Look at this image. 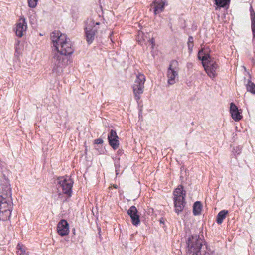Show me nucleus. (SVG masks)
I'll list each match as a JSON object with an SVG mask.
<instances>
[{
  "label": "nucleus",
  "instance_id": "16",
  "mask_svg": "<svg viewBox=\"0 0 255 255\" xmlns=\"http://www.w3.org/2000/svg\"><path fill=\"white\" fill-rule=\"evenodd\" d=\"M245 86L248 92L255 94V84L252 82L250 75H249V78L247 80V83L245 84Z\"/></svg>",
  "mask_w": 255,
  "mask_h": 255
},
{
  "label": "nucleus",
  "instance_id": "23",
  "mask_svg": "<svg viewBox=\"0 0 255 255\" xmlns=\"http://www.w3.org/2000/svg\"><path fill=\"white\" fill-rule=\"evenodd\" d=\"M242 149L240 146H236L233 148L232 152L235 157H236L241 153Z\"/></svg>",
  "mask_w": 255,
  "mask_h": 255
},
{
  "label": "nucleus",
  "instance_id": "27",
  "mask_svg": "<svg viewBox=\"0 0 255 255\" xmlns=\"http://www.w3.org/2000/svg\"><path fill=\"white\" fill-rule=\"evenodd\" d=\"M250 15H251V23H253V22L255 21V13L254 11V10H252V11H251Z\"/></svg>",
  "mask_w": 255,
  "mask_h": 255
},
{
  "label": "nucleus",
  "instance_id": "14",
  "mask_svg": "<svg viewBox=\"0 0 255 255\" xmlns=\"http://www.w3.org/2000/svg\"><path fill=\"white\" fill-rule=\"evenodd\" d=\"M185 198H184V197L179 196V197H176V198H174L175 211V212L178 214L183 211L185 207Z\"/></svg>",
  "mask_w": 255,
  "mask_h": 255
},
{
  "label": "nucleus",
  "instance_id": "22",
  "mask_svg": "<svg viewBox=\"0 0 255 255\" xmlns=\"http://www.w3.org/2000/svg\"><path fill=\"white\" fill-rule=\"evenodd\" d=\"M16 248L18 250L17 252L18 255H27L26 251L24 248H22V245H21L20 244L17 245Z\"/></svg>",
  "mask_w": 255,
  "mask_h": 255
},
{
  "label": "nucleus",
  "instance_id": "25",
  "mask_svg": "<svg viewBox=\"0 0 255 255\" xmlns=\"http://www.w3.org/2000/svg\"><path fill=\"white\" fill-rule=\"evenodd\" d=\"M28 4L30 8H35L37 4L38 0H27Z\"/></svg>",
  "mask_w": 255,
  "mask_h": 255
},
{
  "label": "nucleus",
  "instance_id": "35",
  "mask_svg": "<svg viewBox=\"0 0 255 255\" xmlns=\"http://www.w3.org/2000/svg\"><path fill=\"white\" fill-rule=\"evenodd\" d=\"M75 229H73V233H74V234H75Z\"/></svg>",
  "mask_w": 255,
  "mask_h": 255
},
{
  "label": "nucleus",
  "instance_id": "12",
  "mask_svg": "<svg viewBox=\"0 0 255 255\" xmlns=\"http://www.w3.org/2000/svg\"><path fill=\"white\" fill-rule=\"evenodd\" d=\"M57 230L61 236L67 235L69 232V224L66 220L62 219L58 223Z\"/></svg>",
  "mask_w": 255,
  "mask_h": 255
},
{
  "label": "nucleus",
  "instance_id": "26",
  "mask_svg": "<svg viewBox=\"0 0 255 255\" xmlns=\"http://www.w3.org/2000/svg\"><path fill=\"white\" fill-rule=\"evenodd\" d=\"M251 28L253 35V40L255 41V21L251 23Z\"/></svg>",
  "mask_w": 255,
  "mask_h": 255
},
{
  "label": "nucleus",
  "instance_id": "11",
  "mask_svg": "<svg viewBox=\"0 0 255 255\" xmlns=\"http://www.w3.org/2000/svg\"><path fill=\"white\" fill-rule=\"evenodd\" d=\"M127 213L130 217L132 224L136 226H138L140 221L136 207L135 206H131L128 210Z\"/></svg>",
  "mask_w": 255,
  "mask_h": 255
},
{
  "label": "nucleus",
  "instance_id": "33",
  "mask_svg": "<svg viewBox=\"0 0 255 255\" xmlns=\"http://www.w3.org/2000/svg\"><path fill=\"white\" fill-rule=\"evenodd\" d=\"M119 172H120V169L117 170V172H116V174L117 176L119 174Z\"/></svg>",
  "mask_w": 255,
  "mask_h": 255
},
{
  "label": "nucleus",
  "instance_id": "29",
  "mask_svg": "<svg viewBox=\"0 0 255 255\" xmlns=\"http://www.w3.org/2000/svg\"><path fill=\"white\" fill-rule=\"evenodd\" d=\"M115 172H117V170H119L120 168V163L119 161H116L115 162Z\"/></svg>",
  "mask_w": 255,
  "mask_h": 255
},
{
  "label": "nucleus",
  "instance_id": "1",
  "mask_svg": "<svg viewBox=\"0 0 255 255\" xmlns=\"http://www.w3.org/2000/svg\"><path fill=\"white\" fill-rule=\"evenodd\" d=\"M51 39L55 48L52 51V71L55 76H58L63 73L65 61H67L66 56L72 54L74 49L70 39L59 31H54L51 34Z\"/></svg>",
  "mask_w": 255,
  "mask_h": 255
},
{
  "label": "nucleus",
  "instance_id": "10",
  "mask_svg": "<svg viewBox=\"0 0 255 255\" xmlns=\"http://www.w3.org/2000/svg\"><path fill=\"white\" fill-rule=\"evenodd\" d=\"M118 139L119 137L117 134L116 131L113 129H111L108 135V140L109 145L114 150L118 149L119 146V141Z\"/></svg>",
  "mask_w": 255,
  "mask_h": 255
},
{
  "label": "nucleus",
  "instance_id": "28",
  "mask_svg": "<svg viewBox=\"0 0 255 255\" xmlns=\"http://www.w3.org/2000/svg\"><path fill=\"white\" fill-rule=\"evenodd\" d=\"M94 143L96 144H102L103 143V140L100 138H97L94 140Z\"/></svg>",
  "mask_w": 255,
  "mask_h": 255
},
{
  "label": "nucleus",
  "instance_id": "2",
  "mask_svg": "<svg viewBox=\"0 0 255 255\" xmlns=\"http://www.w3.org/2000/svg\"><path fill=\"white\" fill-rule=\"evenodd\" d=\"M10 171L2 172L0 180V221L9 219L12 209V192L8 176Z\"/></svg>",
  "mask_w": 255,
  "mask_h": 255
},
{
  "label": "nucleus",
  "instance_id": "3",
  "mask_svg": "<svg viewBox=\"0 0 255 255\" xmlns=\"http://www.w3.org/2000/svg\"><path fill=\"white\" fill-rule=\"evenodd\" d=\"M202 237L197 234L193 235L188 238L187 244L188 247V255H205L207 246L204 243Z\"/></svg>",
  "mask_w": 255,
  "mask_h": 255
},
{
  "label": "nucleus",
  "instance_id": "7",
  "mask_svg": "<svg viewBox=\"0 0 255 255\" xmlns=\"http://www.w3.org/2000/svg\"><path fill=\"white\" fill-rule=\"evenodd\" d=\"M178 62L176 60H172L167 68V77L168 85H173L178 78Z\"/></svg>",
  "mask_w": 255,
  "mask_h": 255
},
{
  "label": "nucleus",
  "instance_id": "24",
  "mask_svg": "<svg viewBox=\"0 0 255 255\" xmlns=\"http://www.w3.org/2000/svg\"><path fill=\"white\" fill-rule=\"evenodd\" d=\"M193 46V38L192 36H189L188 40V47L190 52L192 51Z\"/></svg>",
  "mask_w": 255,
  "mask_h": 255
},
{
  "label": "nucleus",
  "instance_id": "13",
  "mask_svg": "<svg viewBox=\"0 0 255 255\" xmlns=\"http://www.w3.org/2000/svg\"><path fill=\"white\" fill-rule=\"evenodd\" d=\"M154 5V13L157 15L162 12L165 8V6L167 5V0H154L151 5Z\"/></svg>",
  "mask_w": 255,
  "mask_h": 255
},
{
  "label": "nucleus",
  "instance_id": "30",
  "mask_svg": "<svg viewBox=\"0 0 255 255\" xmlns=\"http://www.w3.org/2000/svg\"><path fill=\"white\" fill-rule=\"evenodd\" d=\"M149 41L152 45V48L153 49L154 46H155V43L154 39L153 38H152L151 39H149Z\"/></svg>",
  "mask_w": 255,
  "mask_h": 255
},
{
  "label": "nucleus",
  "instance_id": "8",
  "mask_svg": "<svg viewBox=\"0 0 255 255\" xmlns=\"http://www.w3.org/2000/svg\"><path fill=\"white\" fill-rule=\"evenodd\" d=\"M203 66L208 75L211 78H214L217 76V70L219 66L217 63L213 60L203 63Z\"/></svg>",
  "mask_w": 255,
  "mask_h": 255
},
{
  "label": "nucleus",
  "instance_id": "19",
  "mask_svg": "<svg viewBox=\"0 0 255 255\" xmlns=\"http://www.w3.org/2000/svg\"><path fill=\"white\" fill-rule=\"evenodd\" d=\"M202 205L200 201H196L194 203L193 212L194 215L200 214Z\"/></svg>",
  "mask_w": 255,
  "mask_h": 255
},
{
  "label": "nucleus",
  "instance_id": "21",
  "mask_svg": "<svg viewBox=\"0 0 255 255\" xmlns=\"http://www.w3.org/2000/svg\"><path fill=\"white\" fill-rule=\"evenodd\" d=\"M231 0H214L215 4L219 7H225L229 5Z\"/></svg>",
  "mask_w": 255,
  "mask_h": 255
},
{
  "label": "nucleus",
  "instance_id": "34",
  "mask_svg": "<svg viewBox=\"0 0 255 255\" xmlns=\"http://www.w3.org/2000/svg\"><path fill=\"white\" fill-rule=\"evenodd\" d=\"M252 10H253V8H252V6H251V7H250V12H251V11H252Z\"/></svg>",
  "mask_w": 255,
  "mask_h": 255
},
{
  "label": "nucleus",
  "instance_id": "32",
  "mask_svg": "<svg viewBox=\"0 0 255 255\" xmlns=\"http://www.w3.org/2000/svg\"><path fill=\"white\" fill-rule=\"evenodd\" d=\"M117 153L118 155H122L124 153V151L122 149H119L118 151H117Z\"/></svg>",
  "mask_w": 255,
  "mask_h": 255
},
{
  "label": "nucleus",
  "instance_id": "31",
  "mask_svg": "<svg viewBox=\"0 0 255 255\" xmlns=\"http://www.w3.org/2000/svg\"><path fill=\"white\" fill-rule=\"evenodd\" d=\"M142 38V35L140 36V35H138V37L137 38V40L138 41V42L142 45V41L141 40V38Z\"/></svg>",
  "mask_w": 255,
  "mask_h": 255
},
{
  "label": "nucleus",
  "instance_id": "15",
  "mask_svg": "<svg viewBox=\"0 0 255 255\" xmlns=\"http://www.w3.org/2000/svg\"><path fill=\"white\" fill-rule=\"evenodd\" d=\"M230 112L231 114L232 118L235 121H239L242 118V116L240 115V113L239 112L238 107L234 103L230 104Z\"/></svg>",
  "mask_w": 255,
  "mask_h": 255
},
{
  "label": "nucleus",
  "instance_id": "18",
  "mask_svg": "<svg viewBox=\"0 0 255 255\" xmlns=\"http://www.w3.org/2000/svg\"><path fill=\"white\" fill-rule=\"evenodd\" d=\"M228 213V211L225 210H223L219 212L217 216V223L218 224H221L223 223V220L225 219Z\"/></svg>",
  "mask_w": 255,
  "mask_h": 255
},
{
  "label": "nucleus",
  "instance_id": "6",
  "mask_svg": "<svg viewBox=\"0 0 255 255\" xmlns=\"http://www.w3.org/2000/svg\"><path fill=\"white\" fill-rule=\"evenodd\" d=\"M145 81V76L143 74L139 73L137 75L133 85V90L134 98L137 102L140 99L141 95L143 93Z\"/></svg>",
  "mask_w": 255,
  "mask_h": 255
},
{
  "label": "nucleus",
  "instance_id": "5",
  "mask_svg": "<svg viewBox=\"0 0 255 255\" xmlns=\"http://www.w3.org/2000/svg\"><path fill=\"white\" fill-rule=\"evenodd\" d=\"M100 24L99 22H95L91 18L87 19L85 22L84 31L86 40L88 44H91L93 42L98 30L97 26Z\"/></svg>",
  "mask_w": 255,
  "mask_h": 255
},
{
  "label": "nucleus",
  "instance_id": "9",
  "mask_svg": "<svg viewBox=\"0 0 255 255\" xmlns=\"http://www.w3.org/2000/svg\"><path fill=\"white\" fill-rule=\"evenodd\" d=\"M27 28V25L25 18L23 16L20 17L14 28L15 34L19 37H22L26 33Z\"/></svg>",
  "mask_w": 255,
  "mask_h": 255
},
{
  "label": "nucleus",
  "instance_id": "17",
  "mask_svg": "<svg viewBox=\"0 0 255 255\" xmlns=\"http://www.w3.org/2000/svg\"><path fill=\"white\" fill-rule=\"evenodd\" d=\"M173 195L174 196V198L179 197V196L185 198L186 191L183 190V186L181 185H179L174 191Z\"/></svg>",
  "mask_w": 255,
  "mask_h": 255
},
{
  "label": "nucleus",
  "instance_id": "4",
  "mask_svg": "<svg viewBox=\"0 0 255 255\" xmlns=\"http://www.w3.org/2000/svg\"><path fill=\"white\" fill-rule=\"evenodd\" d=\"M56 183L59 198H61L63 194L71 196L73 181L71 178L68 176L59 177L56 180Z\"/></svg>",
  "mask_w": 255,
  "mask_h": 255
},
{
  "label": "nucleus",
  "instance_id": "20",
  "mask_svg": "<svg viewBox=\"0 0 255 255\" xmlns=\"http://www.w3.org/2000/svg\"><path fill=\"white\" fill-rule=\"evenodd\" d=\"M198 58L199 60L202 61V63L203 62H205V61H208L211 59L210 55L209 54H206L204 53L203 50L202 49L200 50L198 52Z\"/></svg>",
  "mask_w": 255,
  "mask_h": 255
}]
</instances>
